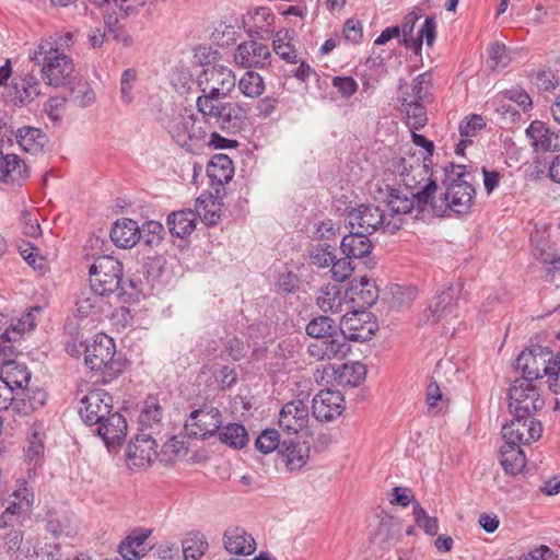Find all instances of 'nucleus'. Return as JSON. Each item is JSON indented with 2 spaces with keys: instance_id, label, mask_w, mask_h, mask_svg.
Returning a JSON list of instances; mask_svg holds the SVG:
<instances>
[{
  "instance_id": "obj_50",
  "label": "nucleus",
  "mask_w": 560,
  "mask_h": 560,
  "mask_svg": "<svg viewBox=\"0 0 560 560\" xmlns=\"http://www.w3.org/2000/svg\"><path fill=\"white\" fill-rule=\"evenodd\" d=\"M16 96L22 103L31 102L40 93L39 82L33 74H26L19 82L14 83Z\"/></svg>"
},
{
  "instance_id": "obj_18",
  "label": "nucleus",
  "mask_w": 560,
  "mask_h": 560,
  "mask_svg": "<svg viewBox=\"0 0 560 560\" xmlns=\"http://www.w3.org/2000/svg\"><path fill=\"white\" fill-rule=\"evenodd\" d=\"M313 416L320 421H331L345 410V399L340 392L320 390L312 401Z\"/></svg>"
},
{
  "instance_id": "obj_8",
  "label": "nucleus",
  "mask_w": 560,
  "mask_h": 560,
  "mask_svg": "<svg viewBox=\"0 0 560 560\" xmlns=\"http://www.w3.org/2000/svg\"><path fill=\"white\" fill-rule=\"evenodd\" d=\"M197 110L203 115L213 126L228 135L241 132L247 125V112L236 102H213L197 107Z\"/></svg>"
},
{
  "instance_id": "obj_54",
  "label": "nucleus",
  "mask_w": 560,
  "mask_h": 560,
  "mask_svg": "<svg viewBox=\"0 0 560 560\" xmlns=\"http://www.w3.org/2000/svg\"><path fill=\"white\" fill-rule=\"evenodd\" d=\"M415 522L421 527L425 534L434 536L439 532V522L436 517L428 515L425 510L420 505L419 502H413Z\"/></svg>"
},
{
  "instance_id": "obj_19",
  "label": "nucleus",
  "mask_w": 560,
  "mask_h": 560,
  "mask_svg": "<svg viewBox=\"0 0 560 560\" xmlns=\"http://www.w3.org/2000/svg\"><path fill=\"white\" fill-rule=\"evenodd\" d=\"M31 176V171L18 154H4L0 150V183L21 187Z\"/></svg>"
},
{
  "instance_id": "obj_60",
  "label": "nucleus",
  "mask_w": 560,
  "mask_h": 560,
  "mask_svg": "<svg viewBox=\"0 0 560 560\" xmlns=\"http://www.w3.org/2000/svg\"><path fill=\"white\" fill-rule=\"evenodd\" d=\"M137 81V71L135 69H126L120 78V100L125 104H130L133 98V88Z\"/></svg>"
},
{
  "instance_id": "obj_28",
  "label": "nucleus",
  "mask_w": 560,
  "mask_h": 560,
  "mask_svg": "<svg viewBox=\"0 0 560 560\" xmlns=\"http://www.w3.org/2000/svg\"><path fill=\"white\" fill-rule=\"evenodd\" d=\"M275 15L271 10L266 7L256 8L249 20L246 22L247 34L253 38L266 39L272 32Z\"/></svg>"
},
{
  "instance_id": "obj_47",
  "label": "nucleus",
  "mask_w": 560,
  "mask_h": 560,
  "mask_svg": "<svg viewBox=\"0 0 560 560\" xmlns=\"http://www.w3.org/2000/svg\"><path fill=\"white\" fill-rule=\"evenodd\" d=\"M530 83L538 91L551 92L559 85V80L550 68L538 67L532 71Z\"/></svg>"
},
{
  "instance_id": "obj_21",
  "label": "nucleus",
  "mask_w": 560,
  "mask_h": 560,
  "mask_svg": "<svg viewBox=\"0 0 560 560\" xmlns=\"http://www.w3.org/2000/svg\"><path fill=\"white\" fill-rule=\"evenodd\" d=\"M95 425L97 427V435L103 439L108 448L119 444L126 435L127 423L125 418L118 412H113V410Z\"/></svg>"
},
{
  "instance_id": "obj_32",
  "label": "nucleus",
  "mask_w": 560,
  "mask_h": 560,
  "mask_svg": "<svg viewBox=\"0 0 560 560\" xmlns=\"http://www.w3.org/2000/svg\"><path fill=\"white\" fill-rule=\"evenodd\" d=\"M454 290L453 288H447L443 290L438 296H435L430 304L428 312L425 314L427 320L430 323H438L454 312Z\"/></svg>"
},
{
  "instance_id": "obj_63",
  "label": "nucleus",
  "mask_w": 560,
  "mask_h": 560,
  "mask_svg": "<svg viewBox=\"0 0 560 560\" xmlns=\"http://www.w3.org/2000/svg\"><path fill=\"white\" fill-rule=\"evenodd\" d=\"M349 259L350 258H347V256L345 258L334 259V262L330 266L335 281L342 282L351 276L353 268Z\"/></svg>"
},
{
  "instance_id": "obj_6",
  "label": "nucleus",
  "mask_w": 560,
  "mask_h": 560,
  "mask_svg": "<svg viewBox=\"0 0 560 560\" xmlns=\"http://www.w3.org/2000/svg\"><path fill=\"white\" fill-rule=\"evenodd\" d=\"M122 264L112 256L97 257L90 267V288L100 296L119 299L124 295Z\"/></svg>"
},
{
  "instance_id": "obj_64",
  "label": "nucleus",
  "mask_w": 560,
  "mask_h": 560,
  "mask_svg": "<svg viewBox=\"0 0 560 560\" xmlns=\"http://www.w3.org/2000/svg\"><path fill=\"white\" fill-rule=\"evenodd\" d=\"M332 86L347 98L351 97L358 91V83L351 77H335L332 79Z\"/></svg>"
},
{
  "instance_id": "obj_55",
  "label": "nucleus",
  "mask_w": 560,
  "mask_h": 560,
  "mask_svg": "<svg viewBox=\"0 0 560 560\" xmlns=\"http://www.w3.org/2000/svg\"><path fill=\"white\" fill-rule=\"evenodd\" d=\"M335 247L327 243L318 244L311 252V261L319 268L329 267L336 259Z\"/></svg>"
},
{
  "instance_id": "obj_41",
  "label": "nucleus",
  "mask_w": 560,
  "mask_h": 560,
  "mask_svg": "<svg viewBox=\"0 0 560 560\" xmlns=\"http://www.w3.org/2000/svg\"><path fill=\"white\" fill-rule=\"evenodd\" d=\"M162 420V408L156 397L149 396L139 416L140 424L147 429L159 428Z\"/></svg>"
},
{
  "instance_id": "obj_56",
  "label": "nucleus",
  "mask_w": 560,
  "mask_h": 560,
  "mask_svg": "<svg viewBox=\"0 0 560 560\" xmlns=\"http://www.w3.org/2000/svg\"><path fill=\"white\" fill-rule=\"evenodd\" d=\"M36 326L35 317L32 312H27L18 319L15 324L8 327L4 332L5 336H10L12 339L20 340L25 332L34 329Z\"/></svg>"
},
{
  "instance_id": "obj_2",
  "label": "nucleus",
  "mask_w": 560,
  "mask_h": 560,
  "mask_svg": "<svg viewBox=\"0 0 560 560\" xmlns=\"http://www.w3.org/2000/svg\"><path fill=\"white\" fill-rule=\"evenodd\" d=\"M444 197L439 199L436 196L434 197L431 213L436 217H443L447 210L456 214L469 213L475 201L476 190L466 179L465 166L452 163L444 167Z\"/></svg>"
},
{
  "instance_id": "obj_52",
  "label": "nucleus",
  "mask_w": 560,
  "mask_h": 560,
  "mask_svg": "<svg viewBox=\"0 0 560 560\" xmlns=\"http://www.w3.org/2000/svg\"><path fill=\"white\" fill-rule=\"evenodd\" d=\"M431 74L430 73H421L411 84V93H402L401 96H411L413 101L418 102H429L431 97Z\"/></svg>"
},
{
  "instance_id": "obj_59",
  "label": "nucleus",
  "mask_w": 560,
  "mask_h": 560,
  "mask_svg": "<svg viewBox=\"0 0 560 560\" xmlns=\"http://www.w3.org/2000/svg\"><path fill=\"white\" fill-rule=\"evenodd\" d=\"M436 36V23L433 18H427L419 31V36L412 39L410 47L418 51L421 49L422 40L425 38L427 45L432 46Z\"/></svg>"
},
{
  "instance_id": "obj_11",
  "label": "nucleus",
  "mask_w": 560,
  "mask_h": 560,
  "mask_svg": "<svg viewBox=\"0 0 560 560\" xmlns=\"http://www.w3.org/2000/svg\"><path fill=\"white\" fill-rule=\"evenodd\" d=\"M113 409V398L104 389H91L79 398V415L88 425H94Z\"/></svg>"
},
{
  "instance_id": "obj_51",
  "label": "nucleus",
  "mask_w": 560,
  "mask_h": 560,
  "mask_svg": "<svg viewBox=\"0 0 560 560\" xmlns=\"http://www.w3.org/2000/svg\"><path fill=\"white\" fill-rule=\"evenodd\" d=\"M219 203L212 196H200L196 200L197 215L202 217V220L209 224H217L220 219L218 213Z\"/></svg>"
},
{
  "instance_id": "obj_23",
  "label": "nucleus",
  "mask_w": 560,
  "mask_h": 560,
  "mask_svg": "<svg viewBox=\"0 0 560 560\" xmlns=\"http://www.w3.org/2000/svg\"><path fill=\"white\" fill-rule=\"evenodd\" d=\"M226 551L235 555H252L256 550V541L244 528L229 527L223 535Z\"/></svg>"
},
{
  "instance_id": "obj_9",
  "label": "nucleus",
  "mask_w": 560,
  "mask_h": 560,
  "mask_svg": "<svg viewBox=\"0 0 560 560\" xmlns=\"http://www.w3.org/2000/svg\"><path fill=\"white\" fill-rule=\"evenodd\" d=\"M116 347L113 338L105 334L95 336L85 348V364L93 371H102L105 377L114 378L125 368L121 360L115 359Z\"/></svg>"
},
{
  "instance_id": "obj_25",
  "label": "nucleus",
  "mask_w": 560,
  "mask_h": 560,
  "mask_svg": "<svg viewBox=\"0 0 560 560\" xmlns=\"http://www.w3.org/2000/svg\"><path fill=\"white\" fill-rule=\"evenodd\" d=\"M448 368H452L450 362L439 361L430 384L427 387L425 399L429 411L432 413H439L448 407L450 399L442 393L438 384L441 372Z\"/></svg>"
},
{
  "instance_id": "obj_62",
  "label": "nucleus",
  "mask_w": 560,
  "mask_h": 560,
  "mask_svg": "<svg viewBox=\"0 0 560 560\" xmlns=\"http://www.w3.org/2000/svg\"><path fill=\"white\" fill-rule=\"evenodd\" d=\"M36 212V210H23L21 213L23 233L31 237H36L40 234V225Z\"/></svg>"
},
{
  "instance_id": "obj_37",
  "label": "nucleus",
  "mask_w": 560,
  "mask_h": 560,
  "mask_svg": "<svg viewBox=\"0 0 560 560\" xmlns=\"http://www.w3.org/2000/svg\"><path fill=\"white\" fill-rule=\"evenodd\" d=\"M236 85L247 98H259L266 90L264 78L254 70L246 71L238 81L236 80Z\"/></svg>"
},
{
  "instance_id": "obj_61",
  "label": "nucleus",
  "mask_w": 560,
  "mask_h": 560,
  "mask_svg": "<svg viewBox=\"0 0 560 560\" xmlns=\"http://www.w3.org/2000/svg\"><path fill=\"white\" fill-rule=\"evenodd\" d=\"M102 298L92 290L89 293H82L77 302V311L80 316L86 317L96 308H101L100 302Z\"/></svg>"
},
{
  "instance_id": "obj_29",
  "label": "nucleus",
  "mask_w": 560,
  "mask_h": 560,
  "mask_svg": "<svg viewBox=\"0 0 560 560\" xmlns=\"http://www.w3.org/2000/svg\"><path fill=\"white\" fill-rule=\"evenodd\" d=\"M346 299V294H342L339 284L328 283L319 289L316 304L324 313L335 314L342 311Z\"/></svg>"
},
{
  "instance_id": "obj_4",
  "label": "nucleus",
  "mask_w": 560,
  "mask_h": 560,
  "mask_svg": "<svg viewBox=\"0 0 560 560\" xmlns=\"http://www.w3.org/2000/svg\"><path fill=\"white\" fill-rule=\"evenodd\" d=\"M527 138L533 149L529 176L533 179H540L545 175L551 154L560 150V130H552L544 121L534 120L527 127Z\"/></svg>"
},
{
  "instance_id": "obj_33",
  "label": "nucleus",
  "mask_w": 560,
  "mask_h": 560,
  "mask_svg": "<svg viewBox=\"0 0 560 560\" xmlns=\"http://www.w3.org/2000/svg\"><path fill=\"white\" fill-rule=\"evenodd\" d=\"M15 138L21 149L32 154L42 152L46 143V136L38 128L30 126L19 128Z\"/></svg>"
},
{
  "instance_id": "obj_5",
  "label": "nucleus",
  "mask_w": 560,
  "mask_h": 560,
  "mask_svg": "<svg viewBox=\"0 0 560 560\" xmlns=\"http://www.w3.org/2000/svg\"><path fill=\"white\" fill-rule=\"evenodd\" d=\"M30 59L42 65L46 83L56 88L65 85L74 70L71 58L65 52H58L48 42H40L31 50Z\"/></svg>"
},
{
  "instance_id": "obj_38",
  "label": "nucleus",
  "mask_w": 560,
  "mask_h": 560,
  "mask_svg": "<svg viewBox=\"0 0 560 560\" xmlns=\"http://www.w3.org/2000/svg\"><path fill=\"white\" fill-rule=\"evenodd\" d=\"M486 126L485 119L480 115L465 117L459 125L462 140L456 147V154H463L467 144L471 143L469 138L475 137L478 131Z\"/></svg>"
},
{
  "instance_id": "obj_15",
  "label": "nucleus",
  "mask_w": 560,
  "mask_h": 560,
  "mask_svg": "<svg viewBox=\"0 0 560 560\" xmlns=\"http://www.w3.org/2000/svg\"><path fill=\"white\" fill-rule=\"evenodd\" d=\"M127 462L130 467H149L158 457V444L152 436V432L137 434L127 447Z\"/></svg>"
},
{
  "instance_id": "obj_24",
  "label": "nucleus",
  "mask_w": 560,
  "mask_h": 560,
  "mask_svg": "<svg viewBox=\"0 0 560 560\" xmlns=\"http://www.w3.org/2000/svg\"><path fill=\"white\" fill-rule=\"evenodd\" d=\"M141 237V229L131 219L117 221L110 230V238L114 244L121 248L133 247Z\"/></svg>"
},
{
  "instance_id": "obj_39",
  "label": "nucleus",
  "mask_w": 560,
  "mask_h": 560,
  "mask_svg": "<svg viewBox=\"0 0 560 560\" xmlns=\"http://www.w3.org/2000/svg\"><path fill=\"white\" fill-rule=\"evenodd\" d=\"M401 105L405 107L407 124L412 129H420L428 121L427 110L423 102L413 101L411 96H401Z\"/></svg>"
},
{
  "instance_id": "obj_40",
  "label": "nucleus",
  "mask_w": 560,
  "mask_h": 560,
  "mask_svg": "<svg viewBox=\"0 0 560 560\" xmlns=\"http://www.w3.org/2000/svg\"><path fill=\"white\" fill-rule=\"evenodd\" d=\"M208 176L220 184L228 183L232 178V160L225 154H217L210 161L207 168Z\"/></svg>"
},
{
  "instance_id": "obj_30",
  "label": "nucleus",
  "mask_w": 560,
  "mask_h": 560,
  "mask_svg": "<svg viewBox=\"0 0 560 560\" xmlns=\"http://www.w3.org/2000/svg\"><path fill=\"white\" fill-rule=\"evenodd\" d=\"M527 352L534 357L540 358L541 364L544 365L542 372L549 377L558 378L560 373V353L552 354V350L549 347L541 346L538 341L535 342L530 339V343L527 346Z\"/></svg>"
},
{
  "instance_id": "obj_22",
  "label": "nucleus",
  "mask_w": 560,
  "mask_h": 560,
  "mask_svg": "<svg viewBox=\"0 0 560 560\" xmlns=\"http://www.w3.org/2000/svg\"><path fill=\"white\" fill-rule=\"evenodd\" d=\"M346 298L354 304V307L365 308L375 303L378 298V289L372 280L361 277L351 281L346 291Z\"/></svg>"
},
{
  "instance_id": "obj_1",
  "label": "nucleus",
  "mask_w": 560,
  "mask_h": 560,
  "mask_svg": "<svg viewBox=\"0 0 560 560\" xmlns=\"http://www.w3.org/2000/svg\"><path fill=\"white\" fill-rule=\"evenodd\" d=\"M525 351H521L516 358L513 369L520 373L511 385L508 398L509 410L513 419L503 425L502 438L504 444L500 448V463L506 474L512 476L522 475L525 469V454L523 452V431L525 422V365H522V359Z\"/></svg>"
},
{
  "instance_id": "obj_58",
  "label": "nucleus",
  "mask_w": 560,
  "mask_h": 560,
  "mask_svg": "<svg viewBox=\"0 0 560 560\" xmlns=\"http://www.w3.org/2000/svg\"><path fill=\"white\" fill-rule=\"evenodd\" d=\"M416 293V289L412 287H402L396 284L392 289L390 306L396 310L407 307L415 300Z\"/></svg>"
},
{
  "instance_id": "obj_26",
  "label": "nucleus",
  "mask_w": 560,
  "mask_h": 560,
  "mask_svg": "<svg viewBox=\"0 0 560 560\" xmlns=\"http://www.w3.org/2000/svg\"><path fill=\"white\" fill-rule=\"evenodd\" d=\"M340 248L347 258H364L372 252L373 245L366 233L352 230L341 240Z\"/></svg>"
},
{
  "instance_id": "obj_13",
  "label": "nucleus",
  "mask_w": 560,
  "mask_h": 560,
  "mask_svg": "<svg viewBox=\"0 0 560 560\" xmlns=\"http://www.w3.org/2000/svg\"><path fill=\"white\" fill-rule=\"evenodd\" d=\"M378 194L380 196L375 198L386 202L390 211L396 214H406L413 209L419 213L431 212V206H420L415 194L405 190L401 185L398 187L385 185V189L378 188Z\"/></svg>"
},
{
  "instance_id": "obj_10",
  "label": "nucleus",
  "mask_w": 560,
  "mask_h": 560,
  "mask_svg": "<svg viewBox=\"0 0 560 560\" xmlns=\"http://www.w3.org/2000/svg\"><path fill=\"white\" fill-rule=\"evenodd\" d=\"M533 255L544 267L545 277L553 279L560 272V253L549 240L547 224L536 225L532 235Z\"/></svg>"
},
{
  "instance_id": "obj_35",
  "label": "nucleus",
  "mask_w": 560,
  "mask_h": 560,
  "mask_svg": "<svg viewBox=\"0 0 560 560\" xmlns=\"http://www.w3.org/2000/svg\"><path fill=\"white\" fill-rule=\"evenodd\" d=\"M0 378L8 387L24 390L31 381V373L26 365L13 362L2 368Z\"/></svg>"
},
{
  "instance_id": "obj_31",
  "label": "nucleus",
  "mask_w": 560,
  "mask_h": 560,
  "mask_svg": "<svg viewBox=\"0 0 560 560\" xmlns=\"http://www.w3.org/2000/svg\"><path fill=\"white\" fill-rule=\"evenodd\" d=\"M197 214L192 210L172 212L167 217V226L173 236L184 238L196 229Z\"/></svg>"
},
{
  "instance_id": "obj_17",
  "label": "nucleus",
  "mask_w": 560,
  "mask_h": 560,
  "mask_svg": "<svg viewBox=\"0 0 560 560\" xmlns=\"http://www.w3.org/2000/svg\"><path fill=\"white\" fill-rule=\"evenodd\" d=\"M364 317H369V314L353 312L351 315L342 316L339 335L345 336L346 342H364L373 337L376 326L374 323L366 322Z\"/></svg>"
},
{
  "instance_id": "obj_27",
  "label": "nucleus",
  "mask_w": 560,
  "mask_h": 560,
  "mask_svg": "<svg viewBox=\"0 0 560 560\" xmlns=\"http://www.w3.org/2000/svg\"><path fill=\"white\" fill-rule=\"evenodd\" d=\"M279 454L287 468L291 471L301 469L310 456V447L305 443L284 440L281 443Z\"/></svg>"
},
{
  "instance_id": "obj_36",
  "label": "nucleus",
  "mask_w": 560,
  "mask_h": 560,
  "mask_svg": "<svg viewBox=\"0 0 560 560\" xmlns=\"http://www.w3.org/2000/svg\"><path fill=\"white\" fill-rule=\"evenodd\" d=\"M151 530L140 529L133 532L120 542L118 551L125 560H138L143 551L142 546L150 536Z\"/></svg>"
},
{
  "instance_id": "obj_7",
  "label": "nucleus",
  "mask_w": 560,
  "mask_h": 560,
  "mask_svg": "<svg viewBox=\"0 0 560 560\" xmlns=\"http://www.w3.org/2000/svg\"><path fill=\"white\" fill-rule=\"evenodd\" d=\"M198 86L201 94L197 97L196 107L228 97L236 86V77L225 66H208L198 78Z\"/></svg>"
},
{
  "instance_id": "obj_16",
  "label": "nucleus",
  "mask_w": 560,
  "mask_h": 560,
  "mask_svg": "<svg viewBox=\"0 0 560 560\" xmlns=\"http://www.w3.org/2000/svg\"><path fill=\"white\" fill-rule=\"evenodd\" d=\"M271 52L269 48L256 40L241 43L234 54L236 65L245 68H265L270 65Z\"/></svg>"
},
{
  "instance_id": "obj_48",
  "label": "nucleus",
  "mask_w": 560,
  "mask_h": 560,
  "mask_svg": "<svg viewBox=\"0 0 560 560\" xmlns=\"http://www.w3.org/2000/svg\"><path fill=\"white\" fill-rule=\"evenodd\" d=\"M208 549V542L203 535L196 533L183 541L184 560H198Z\"/></svg>"
},
{
  "instance_id": "obj_12",
  "label": "nucleus",
  "mask_w": 560,
  "mask_h": 560,
  "mask_svg": "<svg viewBox=\"0 0 560 560\" xmlns=\"http://www.w3.org/2000/svg\"><path fill=\"white\" fill-rule=\"evenodd\" d=\"M348 222L352 230L363 231L372 234L381 226L384 231L394 233L398 226L384 223L383 211L373 205H361L348 213Z\"/></svg>"
},
{
  "instance_id": "obj_53",
  "label": "nucleus",
  "mask_w": 560,
  "mask_h": 560,
  "mask_svg": "<svg viewBox=\"0 0 560 560\" xmlns=\"http://www.w3.org/2000/svg\"><path fill=\"white\" fill-rule=\"evenodd\" d=\"M167 131L176 143L183 148H188L189 124L186 120V114L179 115L167 125Z\"/></svg>"
},
{
  "instance_id": "obj_42",
  "label": "nucleus",
  "mask_w": 560,
  "mask_h": 560,
  "mask_svg": "<svg viewBox=\"0 0 560 560\" xmlns=\"http://www.w3.org/2000/svg\"><path fill=\"white\" fill-rule=\"evenodd\" d=\"M319 341L323 342V349L328 360L343 359L351 350L350 345L346 342L345 336L339 334L320 338Z\"/></svg>"
},
{
  "instance_id": "obj_45",
  "label": "nucleus",
  "mask_w": 560,
  "mask_h": 560,
  "mask_svg": "<svg viewBox=\"0 0 560 560\" xmlns=\"http://www.w3.org/2000/svg\"><path fill=\"white\" fill-rule=\"evenodd\" d=\"M186 120L189 124L188 148L191 145L190 142L205 140L213 129L212 124L203 115L198 118L194 114H186Z\"/></svg>"
},
{
  "instance_id": "obj_49",
  "label": "nucleus",
  "mask_w": 560,
  "mask_h": 560,
  "mask_svg": "<svg viewBox=\"0 0 560 560\" xmlns=\"http://www.w3.org/2000/svg\"><path fill=\"white\" fill-rule=\"evenodd\" d=\"M366 376V368L361 362L346 363L342 366L339 378L340 383L355 387L360 385Z\"/></svg>"
},
{
  "instance_id": "obj_57",
  "label": "nucleus",
  "mask_w": 560,
  "mask_h": 560,
  "mask_svg": "<svg viewBox=\"0 0 560 560\" xmlns=\"http://www.w3.org/2000/svg\"><path fill=\"white\" fill-rule=\"evenodd\" d=\"M256 448L264 454L281 448L280 434L276 429H267L260 433L255 442Z\"/></svg>"
},
{
  "instance_id": "obj_3",
  "label": "nucleus",
  "mask_w": 560,
  "mask_h": 560,
  "mask_svg": "<svg viewBox=\"0 0 560 560\" xmlns=\"http://www.w3.org/2000/svg\"><path fill=\"white\" fill-rule=\"evenodd\" d=\"M400 184L405 190L415 194L421 206H432L438 184L432 178L431 167L419 159H401L397 166Z\"/></svg>"
},
{
  "instance_id": "obj_44",
  "label": "nucleus",
  "mask_w": 560,
  "mask_h": 560,
  "mask_svg": "<svg viewBox=\"0 0 560 560\" xmlns=\"http://www.w3.org/2000/svg\"><path fill=\"white\" fill-rule=\"evenodd\" d=\"M305 331L310 337L314 339L330 337L335 334H338L335 320L324 315L311 319L306 325Z\"/></svg>"
},
{
  "instance_id": "obj_46",
  "label": "nucleus",
  "mask_w": 560,
  "mask_h": 560,
  "mask_svg": "<svg viewBox=\"0 0 560 560\" xmlns=\"http://www.w3.org/2000/svg\"><path fill=\"white\" fill-rule=\"evenodd\" d=\"M12 495L15 499L8 503L3 512L10 517H12L14 521H18L22 512L30 510L33 500V494L26 488H23L14 490Z\"/></svg>"
},
{
  "instance_id": "obj_14",
  "label": "nucleus",
  "mask_w": 560,
  "mask_h": 560,
  "mask_svg": "<svg viewBox=\"0 0 560 560\" xmlns=\"http://www.w3.org/2000/svg\"><path fill=\"white\" fill-rule=\"evenodd\" d=\"M222 418L219 409L206 407L194 410L185 423L189 436L205 439L213 435L221 427Z\"/></svg>"
},
{
  "instance_id": "obj_20",
  "label": "nucleus",
  "mask_w": 560,
  "mask_h": 560,
  "mask_svg": "<svg viewBox=\"0 0 560 560\" xmlns=\"http://www.w3.org/2000/svg\"><path fill=\"white\" fill-rule=\"evenodd\" d=\"M308 422V407L303 399L287 402L279 412V427L289 434H296Z\"/></svg>"
},
{
  "instance_id": "obj_34",
  "label": "nucleus",
  "mask_w": 560,
  "mask_h": 560,
  "mask_svg": "<svg viewBox=\"0 0 560 560\" xmlns=\"http://www.w3.org/2000/svg\"><path fill=\"white\" fill-rule=\"evenodd\" d=\"M295 32L293 30H279L272 40L273 51L283 60L290 63H298V54L291 42L294 39Z\"/></svg>"
},
{
  "instance_id": "obj_43",
  "label": "nucleus",
  "mask_w": 560,
  "mask_h": 560,
  "mask_svg": "<svg viewBox=\"0 0 560 560\" xmlns=\"http://www.w3.org/2000/svg\"><path fill=\"white\" fill-rule=\"evenodd\" d=\"M220 441L231 447L242 448L248 442L246 429L238 423H231L224 427L219 433Z\"/></svg>"
}]
</instances>
